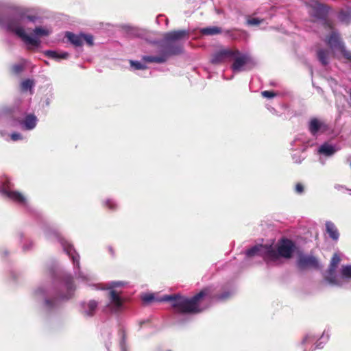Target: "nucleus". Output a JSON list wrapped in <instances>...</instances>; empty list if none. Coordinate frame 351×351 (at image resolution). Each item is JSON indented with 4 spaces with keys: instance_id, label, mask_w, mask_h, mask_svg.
<instances>
[{
    "instance_id": "obj_21",
    "label": "nucleus",
    "mask_w": 351,
    "mask_h": 351,
    "mask_svg": "<svg viewBox=\"0 0 351 351\" xmlns=\"http://www.w3.org/2000/svg\"><path fill=\"white\" fill-rule=\"evenodd\" d=\"M317 56L322 64L325 66L329 63V50L320 49L317 51Z\"/></svg>"
},
{
    "instance_id": "obj_22",
    "label": "nucleus",
    "mask_w": 351,
    "mask_h": 351,
    "mask_svg": "<svg viewBox=\"0 0 351 351\" xmlns=\"http://www.w3.org/2000/svg\"><path fill=\"white\" fill-rule=\"evenodd\" d=\"M336 150L335 147L328 143H324L319 148V152L326 156H332L335 153Z\"/></svg>"
},
{
    "instance_id": "obj_20",
    "label": "nucleus",
    "mask_w": 351,
    "mask_h": 351,
    "mask_svg": "<svg viewBox=\"0 0 351 351\" xmlns=\"http://www.w3.org/2000/svg\"><path fill=\"white\" fill-rule=\"evenodd\" d=\"M326 232L328 233L331 239H332L333 240H337L339 239V232L332 222L327 221L326 223Z\"/></svg>"
},
{
    "instance_id": "obj_11",
    "label": "nucleus",
    "mask_w": 351,
    "mask_h": 351,
    "mask_svg": "<svg viewBox=\"0 0 351 351\" xmlns=\"http://www.w3.org/2000/svg\"><path fill=\"white\" fill-rule=\"evenodd\" d=\"M269 245H256L247 250L245 252L247 257L251 258L256 256H261L267 263L270 262Z\"/></svg>"
},
{
    "instance_id": "obj_14",
    "label": "nucleus",
    "mask_w": 351,
    "mask_h": 351,
    "mask_svg": "<svg viewBox=\"0 0 351 351\" xmlns=\"http://www.w3.org/2000/svg\"><path fill=\"white\" fill-rule=\"evenodd\" d=\"M234 62L231 66V69L234 72H240L243 70V66L250 61V58L246 54H241L233 57Z\"/></svg>"
},
{
    "instance_id": "obj_27",
    "label": "nucleus",
    "mask_w": 351,
    "mask_h": 351,
    "mask_svg": "<svg viewBox=\"0 0 351 351\" xmlns=\"http://www.w3.org/2000/svg\"><path fill=\"white\" fill-rule=\"evenodd\" d=\"M34 86V82L29 79L25 80L21 83V89L23 92L31 90Z\"/></svg>"
},
{
    "instance_id": "obj_35",
    "label": "nucleus",
    "mask_w": 351,
    "mask_h": 351,
    "mask_svg": "<svg viewBox=\"0 0 351 351\" xmlns=\"http://www.w3.org/2000/svg\"><path fill=\"white\" fill-rule=\"evenodd\" d=\"M106 206L110 209V210H116L117 208V204L112 201V200H107L106 202Z\"/></svg>"
},
{
    "instance_id": "obj_28",
    "label": "nucleus",
    "mask_w": 351,
    "mask_h": 351,
    "mask_svg": "<svg viewBox=\"0 0 351 351\" xmlns=\"http://www.w3.org/2000/svg\"><path fill=\"white\" fill-rule=\"evenodd\" d=\"M33 32L36 36H39V37L47 36L49 35V34H50V32L48 29H45L42 27H36L33 30Z\"/></svg>"
},
{
    "instance_id": "obj_36",
    "label": "nucleus",
    "mask_w": 351,
    "mask_h": 351,
    "mask_svg": "<svg viewBox=\"0 0 351 351\" xmlns=\"http://www.w3.org/2000/svg\"><path fill=\"white\" fill-rule=\"evenodd\" d=\"M295 191L299 194L302 193L304 191L303 185L301 183H297L295 184Z\"/></svg>"
},
{
    "instance_id": "obj_4",
    "label": "nucleus",
    "mask_w": 351,
    "mask_h": 351,
    "mask_svg": "<svg viewBox=\"0 0 351 351\" xmlns=\"http://www.w3.org/2000/svg\"><path fill=\"white\" fill-rule=\"evenodd\" d=\"M22 18L23 16L10 18L7 21V29L9 31L14 32L26 43L38 47L40 45V40L38 38H32L27 35L23 28L21 27Z\"/></svg>"
},
{
    "instance_id": "obj_39",
    "label": "nucleus",
    "mask_w": 351,
    "mask_h": 351,
    "mask_svg": "<svg viewBox=\"0 0 351 351\" xmlns=\"http://www.w3.org/2000/svg\"><path fill=\"white\" fill-rule=\"evenodd\" d=\"M324 21V25L326 28H328L330 29H333V25L330 21H328L326 19Z\"/></svg>"
},
{
    "instance_id": "obj_17",
    "label": "nucleus",
    "mask_w": 351,
    "mask_h": 351,
    "mask_svg": "<svg viewBox=\"0 0 351 351\" xmlns=\"http://www.w3.org/2000/svg\"><path fill=\"white\" fill-rule=\"evenodd\" d=\"M3 193L10 199L18 203L25 202V199L24 196L19 191H11L7 188H4L3 190Z\"/></svg>"
},
{
    "instance_id": "obj_6",
    "label": "nucleus",
    "mask_w": 351,
    "mask_h": 351,
    "mask_svg": "<svg viewBox=\"0 0 351 351\" xmlns=\"http://www.w3.org/2000/svg\"><path fill=\"white\" fill-rule=\"evenodd\" d=\"M158 47L160 49V54L158 56H144L143 60L149 63H164L165 62L170 56H176V53L179 52L180 48L178 47H167L166 50L164 47L160 46L158 43Z\"/></svg>"
},
{
    "instance_id": "obj_12",
    "label": "nucleus",
    "mask_w": 351,
    "mask_h": 351,
    "mask_svg": "<svg viewBox=\"0 0 351 351\" xmlns=\"http://www.w3.org/2000/svg\"><path fill=\"white\" fill-rule=\"evenodd\" d=\"M108 298L111 309L117 312L120 311L123 305V300L121 298L120 293L114 289H110L108 293Z\"/></svg>"
},
{
    "instance_id": "obj_8",
    "label": "nucleus",
    "mask_w": 351,
    "mask_h": 351,
    "mask_svg": "<svg viewBox=\"0 0 351 351\" xmlns=\"http://www.w3.org/2000/svg\"><path fill=\"white\" fill-rule=\"evenodd\" d=\"M341 261V258L339 254H334L327 271V274L324 279L330 285H341V282L339 280L335 275V270Z\"/></svg>"
},
{
    "instance_id": "obj_26",
    "label": "nucleus",
    "mask_w": 351,
    "mask_h": 351,
    "mask_svg": "<svg viewBox=\"0 0 351 351\" xmlns=\"http://www.w3.org/2000/svg\"><path fill=\"white\" fill-rule=\"evenodd\" d=\"M97 302L95 300H90L88 303V309L86 311V315L93 316L97 309Z\"/></svg>"
},
{
    "instance_id": "obj_10",
    "label": "nucleus",
    "mask_w": 351,
    "mask_h": 351,
    "mask_svg": "<svg viewBox=\"0 0 351 351\" xmlns=\"http://www.w3.org/2000/svg\"><path fill=\"white\" fill-rule=\"evenodd\" d=\"M297 266L300 270L321 268L317 258L313 256L301 255L297 261Z\"/></svg>"
},
{
    "instance_id": "obj_29",
    "label": "nucleus",
    "mask_w": 351,
    "mask_h": 351,
    "mask_svg": "<svg viewBox=\"0 0 351 351\" xmlns=\"http://www.w3.org/2000/svg\"><path fill=\"white\" fill-rule=\"evenodd\" d=\"M338 17L341 22L346 23H349L351 19L350 13L343 10L339 12Z\"/></svg>"
},
{
    "instance_id": "obj_3",
    "label": "nucleus",
    "mask_w": 351,
    "mask_h": 351,
    "mask_svg": "<svg viewBox=\"0 0 351 351\" xmlns=\"http://www.w3.org/2000/svg\"><path fill=\"white\" fill-rule=\"evenodd\" d=\"M189 35V31L186 29L173 30L167 32L163 36V40L159 42L160 46L164 47L165 50L169 46L178 47L180 48V50L176 53V56L179 55L183 51V46L178 41L188 39Z\"/></svg>"
},
{
    "instance_id": "obj_7",
    "label": "nucleus",
    "mask_w": 351,
    "mask_h": 351,
    "mask_svg": "<svg viewBox=\"0 0 351 351\" xmlns=\"http://www.w3.org/2000/svg\"><path fill=\"white\" fill-rule=\"evenodd\" d=\"M239 55V51L237 49H221L212 54L210 62L213 64H219L227 60H232L234 56Z\"/></svg>"
},
{
    "instance_id": "obj_9",
    "label": "nucleus",
    "mask_w": 351,
    "mask_h": 351,
    "mask_svg": "<svg viewBox=\"0 0 351 351\" xmlns=\"http://www.w3.org/2000/svg\"><path fill=\"white\" fill-rule=\"evenodd\" d=\"M65 37L75 47H81L84 43H86V45L90 47L94 45L93 36L90 34H75L70 32H66Z\"/></svg>"
},
{
    "instance_id": "obj_1",
    "label": "nucleus",
    "mask_w": 351,
    "mask_h": 351,
    "mask_svg": "<svg viewBox=\"0 0 351 351\" xmlns=\"http://www.w3.org/2000/svg\"><path fill=\"white\" fill-rule=\"evenodd\" d=\"M209 293V289L206 288L191 298L185 297L180 293L165 295L160 301H169L171 306L179 313L184 315H194L202 313L204 308L200 304L204 297Z\"/></svg>"
},
{
    "instance_id": "obj_38",
    "label": "nucleus",
    "mask_w": 351,
    "mask_h": 351,
    "mask_svg": "<svg viewBox=\"0 0 351 351\" xmlns=\"http://www.w3.org/2000/svg\"><path fill=\"white\" fill-rule=\"evenodd\" d=\"M22 138V136L21 134L19 133H12L11 134V139L12 141H18V140H21Z\"/></svg>"
},
{
    "instance_id": "obj_31",
    "label": "nucleus",
    "mask_w": 351,
    "mask_h": 351,
    "mask_svg": "<svg viewBox=\"0 0 351 351\" xmlns=\"http://www.w3.org/2000/svg\"><path fill=\"white\" fill-rule=\"evenodd\" d=\"M161 298H160V299H156L154 295V294L149 293V294H146V295H143V298H142V300H143V301L145 303H150V302H154L155 300L160 302V300Z\"/></svg>"
},
{
    "instance_id": "obj_19",
    "label": "nucleus",
    "mask_w": 351,
    "mask_h": 351,
    "mask_svg": "<svg viewBox=\"0 0 351 351\" xmlns=\"http://www.w3.org/2000/svg\"><path fill=\"white\" fill-rule=\"evenodd\" d=\"M21 124L25 128V129L32 130L36 125V117L33 114H28L21 122Z\"/></svg>"
},
{
    "instance_id": "obj_30",
    "label": "nucleus",
    "mask_w": 351,
    "mask_h": 351,
    "mask_svg": "<svg viewBox=\"0 0 351 351\" xmlns=\"http://www.w3.org/2000/svg\"><path fill=\"white\" fill-rule=\"evenodd\" d=\"M25 69L23 64H15L11 66V71L13 74L18 75L22 73Z\"/></svg>"
},
{
    "instance_id": "obj_18",
    "label": "nucleus",
    "mask_w": 351,
    "mask_h": 351,
    "mask_svg": "<svg viewBox=\"0 0 351 351\" xmlns=\"http://www.w3.org/2000/svg\"><path fill=\"white\" fill-rule=\"evenodd\" d=\"M64 250L66 252V253L71 258L74 264H79V256L76 254L75 250L73 249V246L67 243H62Z\"/></svg>"
},
{
    "instance_id": "obj_41",
    "label": "nucleus",
    "mask_w": 351,
    "mask_h": 351,
    "mask_svg": "<svg viewBox=\"0 0 351 351\" xmlns=\"http://www.w3.org/2000/svg\"><path fill=\"white\" fill-rule=\"evenodd\" d=\"M125 332L123 333L122 340L121 342V348L123 351H125Z\"/></svg>"
},
{
    "instance_id": "obj_44",
    "label": "nucleus",
    "mask_w": 351,
    "mask_h": 351,
    "mask_svg": "<svg viewBox=\"0 0 351 351\" xmlns=\"http://www.w3.org/2000/svg\"><path fill=\"white\" fill-rule=\"evenodd\" d=\"M27 18H28V19H29V21H34V17H33V16H27Z\"/></svg>"
},
{
    "instance_id": "obj_23",
    "label": "nucleus",
    "mask_w": 351,
    "mask_h": 351,
    "mask_svg": "<svg viewBox=\"0 0 351 351\" xmlns=\"http://www.w3.org/2000/svg\"><path fill=\"white\" fill-rule=\"evenodd\" d=\"M45 54L48 58L59 60V59H66L69 58V54L67 52H64L62 53H58L55 51L48 50L45 52Z\"/></svg>"
},
{
    "instance_id": "obj_5",
    "label": "nucleus",
    "mask_w": 351,
    "mask_h": 351,
    "mask_svg": "<svg viewBox=\"0 0 351 351\" xmlns=\"http://www.w3.org/2000/svg\"><path fill=\"white\" fill-rule=\"evenodd\" d=\"M35 295L36 297H44L43 306L45 310L48 311H51L55 309L58 306L59 303L61 300H68L70 298V296H67L66 295L62 294L59 291L56 290L52 297L48 298L45 297L46 291L44 288H38L35 292Z\"/></svg>"
},
{
    "instance_id": "obj_40",
    "label": "nucleus",
    "mask_w": 351,
    "mask_h": 351,
    "mask_svg": "<svg viewBox=\"0 0 351 351\" xmlns=\"http://www.w3.org/2000/svg\"><path fill=\"white\" fill-rule=\"evenodd\" d=\"M343 56L351 62V52L343 50Z\"/></svg>"
},
{
    "instance_id": "obj_34",
    "label": "nucleus",
    "mask_w": 351,
    "mask_h": 351,
    "mask_svg": "<svg viewBox=\"0 0 351 351\" xmlns=\"http://www.w3.org/2000/svg\"><path fill=\"white\" fill-rule=\"evenodd\" d=\"M261 94L264 97L269 98V99L273 98L276 95V94L274 91H270V90L263 91L261 93Z\"/></svg>"
},
{
    "instance_id": "obj_42",
    "label": "nucleus",
    "mask_w": 351,
    "mask_h": 351,
    "mask_svg": "<svg viewBox=\"0 0 351 351\" xmlns=\"http://www.w3.org/2000/svg\"><path fill=\"white\" fill-rule=\"evenodd\" d=\"M122 285H123V283L121 282H112V286L110 287V289H112V288H113L114 287H119V286H122Z\"/></svg>"
},
{
    "instance_id": "obj_43",
    "label": "nucleus",
    "mask_w": 351,
    "mask_h": 351,
    "mask_svg": "<svg viewBox=\"0 0 351 351\" xmlns=\"http://www.w3.org/2000/svg\"><path fill=\"white\" fill-rule=\"evenodd\" d=\"M109 252L113 255L114 254V250L112 247H108Z\"/></svg>"
},
{
    "instance_id": "obj_16",
    "label": "nucleus",
    "mask_w": 351,
    "mask_h": 351,
    "mask_svg": "<svg viewBox=\"0 0 351 351\" xmlns=\"http://www.w3.org/2000/svg\"><path fill=\"white\" fill-rule=\"evenodd\" d=\"M330 7L322 3H318L313 8V16L321 20H325L327 18Z\"/></svg>"
},
{
    "instance_id": "obj_32",
    "label": "nucleus",
    "mask_w": 351,
    "mask_h": 351,
    "mask_svg": "<svg viewBox=\"0 0 351 351\" xmlns=\"http://www.w3.org/2000/svg\"><path fill=\"white\" fill-rule=\"evenodd\" d=\"M130 65L136 70H144L147 69V66L138 61L130 60Z\"/></svg>"
},
{
    "instance_id": "obj_2",
    "label": "nucleus",
    "mask_w": 351,
    "mask_h": 351,
    "mask_svg": "<svg viewBox=\"0 0 351 351\" xmlns=\"http://www.w3.org/2000/svg\"><path fill=\"white\" fill-rule=\"evenodd\" d=\"M296 246L295 243L288 239H282L278 245L277 250H275L271 245H269V252L268 255L270 257V262L276 261L280 257L290 258L295 251Z\"/></svg>"
},
{
    "instance_id": "obj_13",
    "label": "nucleus",
    "mask_w": 351,
    "mask_h": 351,
    "mask_svg": "<svg viewBox=\"0 0 351 351\" xmlns=\"http://www.w3.org/2000/svg\"><path fill=\"white\" fill-rule=\"evenodd\" d=\"M328 129L329 127L325 122L317 118L311 119L308 124V130L312 135H315L318 132H325Z\"/></svg>"
},
{
    "instance_id": "obj_24",
    "label": "nucleus",
    "mask_w": 351,
    "mask_h": 351,
    "mask_svg": "<svg viewBox=\"0 0 351 351\" xmlns=\"http://www.w3.org/2000/svg\"><path fill=\"white\" fill-rule=\"evenodd\" d=\"M200 32L203 35H216L221 33V29L216 26L208 27L202 28Z\"/></svg>"
},
{
    "instance_id": "obj_33",
    "label": "nucleus",
    "mask_w": 351,
    "mask_h": 351,
    "mask_svg": "<svg viewBox=\"0 0 351 351\" xmlns=\"http://www.w3.org/2000/svg\"><path fill=\"white\" fill-rule=\"evenodd\" d=\"M315 340V338L311 335H306L302 340V344L305 345L306 343H313Z\"/></svg>"
},
{
    "instance_id": "obj_45",
    "label": "nucleus",
    "mask_w": 351,
    "mask_h": 351,
    "mask_svg": "<svg viewBox=\"0 0 351 351\" xmlns=\"http://www.w3.org/2000/svg\"><path fill=\"white\" fill-rule=\"evenodd\" d=\"M168 351H171V350H168Z\"/></svg>"
},
{
    "instance_id": "obj_37",
    "label": "nucleus",
    "mask_w": 351,
    "mask_h": 351,
    "mask_svg": "<svg viewBox=\"0 0 351 351\" xmlns=\"http://www.w3.org/2000/svg\"><path fill=\"white\" fill-rule=\"evenodd\" d=\"M261 21L256 18H252L247 21V23L252 25H258L261 23Z\"/></svg>"
},
{
    "instance_id": "obj_15",
    "label": "nucleus",
    "mask_w": 351,
    "mask_h": 351,
    "mask_svg": "<svg viewBox=\"0 0 351 351\" xmlns=\"http://www.w3.org/2000/svg\"><path fill=\"white\" fill-rule=\"evenodd\" d=\"M326 43L332 49H339L343 54V50H346L343 44L340 41L339 35L336 32H332L327 38Z\"/></svg>"
},
{
    "instance_id": "obj_25",
    "label": "nucleus",
    "mask_w": 351,
    "mask_h": 351,
    "mask_svg": "<svg viewBox=\"0 0 351 351\" xmlns=\"http://www.w3.org/2000/svg\"><path fill=\"white\" fill-rule=\"evenodd\" d=\"M341 278L348 281L351 279V265H343L341 269Z\"/></svg>"
}]
</instances>
